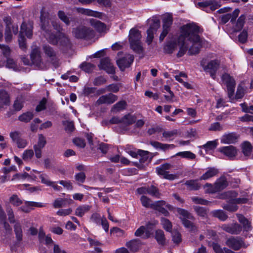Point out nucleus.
I'll return each instance as SVG.
<instances>
[{
  "label": "nucleus",
  "mask_w": 253,
  "mask_h": 253,
  "mask_svg": "<svg viewBox=\"0 0 253 253\" xmlns=\"http://www.w3.org/2000/svg\"><path fill=\"white\" fill-rule=\"evenodd\" d=\"M200 27L194 23L187 24L181 28L180 34L177 39L168 41L164 46L165 53H172L180 45L177 54L178 57L182 56L188 49L190 55L199 52L202 46L203 41L199 35Z\"/></svg>",
  "instance_id": "1"
},
{
  "label": "nucleus",
  "mask_w": 253,
  "mask_h": 253,
  "mask_svg": "<svg viewBox=\"0 0 253 253\" xmlns=\"http://www.w3.org/2000/svg\"><path fill=\"white\" fill-rule=\"evenodd\" d=\"M41 26L44 32L43 35L50 43L56 45L58 43L56 35L51 32V27L49 20V13L42 8L41 11Z\"/></svg>",
  "instance_id": "2"
},
{
  "label": "nucleus",
  "mask_w": 253,
  "mask_h": 253,
  "mask_svg": "<svg viewBox=\"0 0 253 253\" xmlns=\"http://www.w3.org/2000/svg\"><path fill=\"white\" fill-rule=\"evenodd\" d=\"M141 32L134 28L131 29L129 31V42L131 48L133 51L141 53L143 52V48L141 45Z\"/></svg>",
  "instance_id": "3"
},
{
  "label": "nucleus",
  "mask_w": 253,
  "mask_h": 253,
  "mask_svg": "<svg viewBox=\"0 0 253 253\" xmlns=\"http://www.w3.org/2000/svg\"><path fill=\"white\" fill-rule=\"evenodd\" d=\"M9 221L11 223H15L14 225V231L16 238L19 242L22 240L23 234L22 227L19 221H16L13 211L11 207H7L6 209Z\"/></svg>",
  "instance_id": "4"
},
{
  "label": "nucleus",
  "mask_w": 253,
  "mask_h": 253,
  "mask_svg": "<svg viewBox=\"0 0 253 253\" xmlns=\"http://www.w3.org/2000/svg\"><path fill=\"white\" fill-rule=\"evenodd\" d=\"M222 84L226 85L227 90V94L230 101L234 99V95L236 82L234 78L228 74H224L221 77Z\"/></svg>",
  "instance_id": "5"
},
{
  "label": "nucleus",
  "mask_w": 253,
  "mask_h": 253,
  "mask_svg": "<svg viewBox=\"0 0 253 253\" xmlns=\"http://www.w3.org/2000/svg\"><path fill=\"white\" fill-rule=\"evenodd\" d=\"M225 245L234 251H238L241 248H246L247 246L243 239L239 236H231L227 238Z\"/></svg>",
  "instance_id": "6"
},
{
  "label": "nucleus",
  "mask_w": 253,
  "mask_h": 253,
  "mask_svg": "<svg viewBox=\"0 0 253 253\" xmlns=\"http://www.w3.org/2000/svg\"><path fill=\"white\" fill-rule=\"evenodd\" d=\"M72 32L76 38L79 39L89 38L93 35L92 30L84 26H79L73 28Z\"/></svg>",
  "instance_id": "7"
},
{
  "label": "nucleus",
  "mask_w": 253,
  "mask_h": 253,
  "mask_svg": "<svg viewBox=\"0 0 253 253\" xmlns=\"http://www.w3.org/2000/svg\"><path fill=\"white\" fill-rule=\"evenodd\" d=\"M151 21L150 28L147 30V37L146 42L148 44H150L154 38V34L157 31L160 26V20L156 17H154L150 20Z\"/></svg>",
  "instance_id": "8"
},
{
  "label": "nucleus",
  "mask_w": 253,
  "mask_h": 253,
  "mask_svg": "<svg viewBox=\"0 0 253 253\" xmlns=\"http://www.w3.org/2000/svg\"><path fill=\"white\" fill-rule=\"evenodd\" d=\"M228 185L227 181L225 177H221L217 180L214 186L211 184L207 183L205 186L210 187V192L215 193L225 189Z\"/></svg>",
  "instance_id": "9"
},
{
  "label": "nucleus",
  "mask_w": 253,
  "mask_h": 253,
  "mask_svg": "<svg viewBox=\"0 0 253 253\" xmlns=\"http://www.w3.org/2000/svg\"><path fill=\"white\" fill-rule=\"evenodd\" d=\"M31 60L32 63L39 69H43L44 66L42 62L41 51L39 47L34 48L30 55Z\"/></svg>",
  "instance_id": "10"
},
{
  "label": "nucleus",
  "mask_w": 253,
  "mask_h": 253,
  "mask_svg": "<svg viewBox=\"0 0 253 253\" xmlns=\"http://www.w3.org/2000/svg\"><path fill=\"white\" fill-rule=\"evenodd\" d=\"M171 168V165L168 163H165L161 165L159 167L156 168V171L158 174L162 175L165 179L169 180H173L177 178L175 174H169L167 170H169Z\"/></svg>",
  "instance_id": "11"
},
{
  "label": "nucleus",
  "mask_w": 253,
  "mask_h": 253,
  "mask_svg": "<svg viewBox=\"0 0 253 253\" xmlns=\"http://www.w3.org/2000/svg\"><path fill=\"white\" fill-rule=\"evenodd\" d=\"M133 60V55L126 54L124 57L118 59L117 64L121 71H124L126 68L130 67Z\"/></svg>",
  "instance_id": "12"
},
{
  "label": "nucleus",
  "mask_w": 253,
  "mask_h": 253,
  "mask_svg": "<svg viewBox=\"0 0 253 253\" xmlns=\"http://www.w3.org/2000/svg\"><path fill=\"white\" fill-rule=\"evenodd\" d=\"M219 61L217 60H211L205 66L203 63H201L205 71L209 72L213 79L215 78V74L219 68Z\"/></svg>",
  "instance_id": "13"
},
{
  "label": "nucleus",
  "mask_w": 253,
  "mask_h": 253,
  "mask_svg": "<svg viewBox=\"0 0 253 253\" xmlns=\"http://www.w3.org/2000/svg\"><path fill=\"white\" fill-rule=\"evenodd\" d=\"M221 228L225 232L232 235H239L242 230V226L237 223L224 224L221 226Z\"/></svg>",
  "instance_id": "14"
},
{
  "label": "nucleus",
  "mask_w": 253,
  "mask_h": 253,
  "mask_svg": "<svg viewBox=\"0 0 253 253\" xmlns=\"http://www.w3.org/2000/svg\"><path fill=\"white\" fill-rule=\"evenodd\" d=\"M99 68L105 70L108 74H114L115 73V68L108 58H104L101 60Z\"/></svg>",
  "instance_id": "15"
},
{
  "label": "nucleus",
  "mask_w": 253,
  "mask_h": 253,
  "mask_svg": "<svg viewBox=\"0 0 253 253\" xmlns=\"http://www.w3.org/2000/svg\"><path fill=\"white\" fill-rule=\"evenodd\" d=\"M118 99V96L111 93L100 96L96 101L98 105L102 104H111Z\"/></svg>",
  "instance_id": "16"
},
{
  "label": "nucleus",
  "mask_w": 253,
  "mask_h": 253,
  "mask_svg": "<svg viewBox=\"0 0 253 253\" xmlns=\"http://www.w3.org/2000/svg\"><path fill=\"white\" fill-rule=\"evenodd\" d=\"M218 151L230 159L235 157L237 153L236 148L232 145L221 147L218 149Z\"/></svg>",
  "instance_id": "17"
},
{
  "label": "nucleus",
  "mask_w": 253,
  "mask_h": 253,
  "mask_svg": "<svg viewBox=\"0 0 253 253\" xmlns=\"http://www.w3.org/2000/svg\"><path fill=\"white\" fill-rule=\"evenodd\" d=\"M24 34L28 38L31 39L33 35V25L31 23H26L23 22L21 26L20 34L23 35Z\"/></svg>",
  "instance_id": "18"
},
{
  "label": "nucleus",
  "mask_w": 253,
  "mask_h": 253,
  "mask_svg": "<svg viewBox=\"0 0 253 253\" xmlns=\"http://www.w3.org/2000/svg\"><path fill=\"white\" fill-rule=\"evenodd\" d=\"M166 205V202L164 201H158L153 203L152 209L157 210L161 212L165 216H168L169 215V212L165 208L163 207V206Z\"/></svg>",
  "instance_id": "19"
},
{
  "label": "nucleus",
  "mask_w": 253,
  "mask_h": 253,
  "mask_svg": "<svg viewBox=\"0 0 253 253\" xmlns=\"http://www.w3.org/2000/svg\"><path fill=\"white\" fill-rule=\"evenodd\" d=\"M236 216L239 222L242 225V228L246 232H248L252 229L251 222L241 214H236Z\"/></svg>",
  "instance_id": "20"
},
{
  "label": "nucleus",
  "mask_w": 253,
  "mask_h": 253,
  "mask_svg": "<svg viewBox=\"0 0 253 253\" xmlns=\"http://www.w3.org/2000/svg\"><path fill=\"white\" fill-rule=\"evenodd\" d=\"M238 137L234 132L224 134L221 139V143L223 144H232L236 142Z\"/></svg>",
  "instance_id": "21"
},
{
  "label": "nucleus",
  "mask_w": 253,
  "mask_h": 253,
  "mask_svg": "<svg viewBox=\"0 0 253 253\" xmlns=\"http://www.w3.org/2000/svg\"><path fill=\"white\" fill-rule=\"evenodd\" d=\"M150 144L156 149H161L164 151H166L169 149H173L175 147L174 144H168L160 143L158 141H150Z\"/></svg>",
  "instance_id": "22"
},
{
  "label": "nucleus",
  "mask_w": 253,
  "mask_h": 253,
  "mask_svg": "<svg viewBox=\"0 0 253 253\" xmlns=\"http://www.w3.org/2000/svg\"><path fill=\"white\" fill-rule=\"evenodd\" d=\"M91 209V206L87 205H81L77 208L75 214L76 215L82 217L86 213L88 212Z\"/></svg>",
  "instance_id": "23"
},
{
  "label": "nucleus",
  "mask_w": 253,
  "mask_h": 253,
  "mask_svg": "<svg viewBox=\"0 0 253 253\" xmlns=\"http://www.w3.org/2000/svg\"><path fill=\"white\" fill-rule=\"evenodd\" d=\"M155 239L156 240L158 244L164 246L166 244V239L165 238L164 232L162 230H157L155 232Z\"/></svg>",
  "instance_id": "24"
},
{
  "label": "nucleus",
  "mask_w": 253,
  "mask_h": 253,
  "mask_svg": "<svg viewBox=\"0 0 253 253\" xmlns=\"http://www.w3.org/2000/svg\"><path fill=\"white\" fill-rule=\"evenodd\" d=\"M9 102V96L7 92L4 90H0V108L8 105Z\"/></svg>",
  "instance_id": "25"
},
{
  "label": "nucleus",
  "mask_w": 253,
  "mask_h": 253,
  "mask_svg": "<svg viewBox=\"0 0 253 253\" xmlns=\"http://www.w3.org/2000/svg\"><path fill=\"white\" fill-rule=\"evenodd\" d=\"M88 241L89 243L90 248L93 250L90 251L92 253H102V250L100 247L101 244L98 241L92 239H88Z\"/></svg>",
  "instance_id": "26"
},
{
  "label": "nucleus",
  "mask_w": 253,
  "mask_h": 253,
  "mask_svg": "<svg viewBox=\"0 0 253 253\" xmlns=\"http://www.w3.org/2000/svg\"><path fill=\"white\" fill-rule=\"evenodd\" d=\"M218 172V170L214 168H209L207 171L200 177L199 179L207 180L216 175Z\"/></svg>",
  "instance_id": "27"
},
{
  "label": "nucleus",
  "mask_w": 253,
  "mask_h": 253,
  "mask_svg": "<svg viewBox=\"0 0 253 253\" xmlns=\"http://www.w3.org/2000/svg\"><path fill=\"white\" fill-rule=\"evenodd\" d=\"M126 246L131 252H136L139 250L140 243L139 241L137 240H132L127 242Z\"/></svg>",
  "instance_id": "28"
},
{
  "label": "nucleus",
  "mask_w": 253,
  "mask_h": 253,
  "mask_svg": "<svg viewBox=\"0 0 253 253\" xmlns=\"http://www.w3.org/2000/svg\"><path fill=\"white\" fill-rule=\"evenodd\" d=\"M223 209L230 212H234L237 211L238 207L236 205L233 199L230 200L226 204L222 205Z\"/></svg>",
  "instance_id": "29"
},
{
  "label": "nucleus",
  "mask_w": 253,
  "mask_h": 253,
  "mask_svg": "<svg viewBox=\"0 0 253 253\" xmlns=\"http://www.w3.org/2000/svg\"><path fill=\"white\" fill-rule=\"evenodd\" d=\"M172 21L173 19L171 14L168 13L164 15L163 17V28L170 29Z\"/></svg>",
  "instance_id": "30"
},
{
  "label": "nucleus",
  "mask_w": 253,
  "mask_h": 253,
  "mask_svg": "<svg viewBox=\"0 0 253 253\" xmlns=\"http://www.w3.org/2000/svg\"><path fill=\"white\" fill-rule=\"evenodd\" d=\"M185 184L190 190H197L201 187L198 180H187L185 182Z\"/></svg>",
  "instance_id": "31"
},
{
  "label": "nucleus",
  "mask_w": 253,
  "mask_h": 253,
  "mask_svg": "<svg viewBox=\"0 0 253 253\" xmlns=\"http://www.w3.org/2000/svg\"><path fill=\"white\" fill-rule=\"evenodd\" d=\"M213 217L218 218L221 221H225L228 218V215L222 210H214L211 212Z\"/></svg>",
  "instance_id": "32"
},
{
  "label": "nucleus",
  "mask_w": 253,
  "mask_h": 253,
  "mask_svg": "<svg viewBox=\"0 0 253 253\" xmlns=\"http://www.w3.org/2000/svg\"><path fill=\"white\" fill-rule=\"evenodd\" d=\"M56 37L58 39V42H59L62 46H66L70 44V40L65 34L60 33L58 36H56Z\"/></svg>",
  "instance_id": "33"
},
{
  "label": "nucleus",
  "mask_w": 253,
  "mask_h": 253,
  "mask_svg": "<svg viewBox=\"0 0 253 253\" xmlns=\"http://www.w3.org/2000/svg\"><path fill=\"white\" fill-rule=\"evenodd\" d=\"M43 51L45 55L53 59L56 56V52L52 47L49 45H44L42 47Z\"/></svg>",
  "instance_id": "34"
},
{
  "label": "nucleus",
  "mask_w": 253,
  "mask_h": 253,
  "mask_svg": "<svg viewBox=\"0 0 253 253\" xmlns=\"http://www.w3.org/2000/svg\"><path fill=\"white\" fill-rule=\"evenodd\" d=\"M212 246L215 253H235L233 251L225 247L222 249L220 245L217 243H212Z\"/></svg>",
  "instance_id": "35"
},
{
  "label": "nucleus",
  "mask_w": 253,
  "mask_h": 253,
  "mask_svg": "<svg viewBox=\"0 0 253 253\" xmlns=\"http://www.w3.org/2000/svg\"><path fill=\"white\" fill-rule=\"evenodd\" d=\"M126 106V102L125 101H120L113 105L111 109V111L114 113H116L125 109Z\"/></svg>",
  "instance_id": "36"
},
{
  "label": "nucleus",
  "mask_w": 253,
  "mask_h": 253,
  "mask_svg": "<svg viewBox=\"0 0 253 253\" xmlns=\"http://www.w3.org/2000/svg\"><path fill=\"white\" fill-rule=\"evenodd\" d=\"M90 22L91 25L99 32H103L106 28L105 24L99 20L92 19Z\"/></svg>",
  "instance_id": "37"
},
{
  "label": "nucleus",
  "mask_w": 253,
  "mask_h": 253,
  "mask_svg": "<svg viewBox=\"0 0 253 253\" xmlns=\"http://www.w3.org/2000/svg\"><path fill=\"white\" fill-rule=\"evenodd\" d=\"M34 117V114L33 112H27L22 114L18 117V120L22 122L28 123Z\"/></svg>",
  "instance_id": "38"
},
{
  "label": "nucleus",
  "mask_w": 253,
  "mask_h": 253,
  "mask_svg": "<svg viewBox=\"0 0 253 253\" xmlns=\"http://www.w3.org/2000/svg\"><path fill=\"white\" fill-rule=\"evenodd\" d=\"M135 122V118L130 114H127L122 118V123L128 126L133 124Z\"/></svg>",
  "instance_id": "39"
},
{
  "label": "nucleus",
  "mask_w": 253,
  "mask_h": 253,
  "mask_svg": "<svg viewBox=\"0 0 253 253\" xmlns=\"http://www.w3.org/2000/svg\"><path fill=\"white\" fill-rule=\"evenodd\" d=\"M176 211L178 213H179L180 215H181L182 218H188L190 220H194V217L193 216L189 213L187 211L181 209V208H176Z\"/></svg>",
  "instance_id": "40"
},
{
  "label": "nucleus",
  "mask_w": 253,
  "mask_h": 253,
  "mask_svg": "<svg viewBox=\"0 0 253 253\" xmlns=\"http://www.w3.org/2000/svg\"><path fill=\"white\" fill-rule=\"evenodd\" d=\"M178 133L177 129H173L169 131H164L163 132V136L166 139H172L175 137Z\"/></svg>",
  "instance_id": "41"
},
{
  "label": "nucleus",
  "mask_w": 253,
  "mask_h": 253,
  "mask_svg": "<svg viewBox=\"0 0 253 253\" xmlns=\"http://www.w3.org/2000/svg\"><path fill=\"white\" fill-rule=\"evenodd\" d=\"M148 194L149 195L155 197L156 198H160V193L159 191V189L154 185L147 187Z\"/></svg>",
  "instance_id": "42"
},
{
  "label": "nucleus",
  "mask_w": 253,
  "mask_h": 253,
  "mask_svg": "<svg viewBox=\"0 0 253 253\" xmlns=\"http://www.w3.org/2000/svg\"><path fill=\"white\" fill-rule=\"evenodd\" d=\"M246 17L244 15H241L238 19L237 20L235 27V30L236 31H239L241 30L244 25L245 22Z\"/></svg>",
  "instance_id": "43"
},
{
  "label": "nucleus",
  "mask_w": 253,
  "mask_h": 253,
  "mask_svg": "<svg viewBox=\"0 0 253 253\" xmlns=\"http://www.w3.org/2000/svg\"><path fill=\"white\" fill-rule=\"evenodd\" d=\"M161 224L163 228L168 232H171L172 229L171 222L168 219L162 217L161 219Z\"/></svg>",
  "instance_id": "44"
},
{
  "label": "nucleus",
  "mask_w": 253,
  "mask_h": 253,
  "mask_svg": "<svg viewBox=\"0 0 253 253\" xmlns=\"http://www.w3.org/2000/svg\"><path fill=\"white\" fill-rule=\"evenodd\" d=\"M80 67L85 72L90 73L94 69L95 66L90 63L84 62L80 65Z\"/></svg>",
  "instance_id": "45"
},
{
  "label": "nucleus",
  "mask_w": 253,
  "mask_h": 253,
  "mask_svg": "<svg viewBox=\"0 0 253 253\" xmlns=\"http://www.w3.org/2000/svg\"><path fill=\"white\" fill-rule=\"evenodd\" d=\"M67 202V199L57 198L54 200L53 206L55 208H61L65 206Z\"/></svg>",
  "instance_id": "46"
},
{
  "label": "nucleus",
  "mask_w": 253,
  "mask_h": 253,
  "mask_svg": "<svg viewBox=\"0 0 253 253\" xmlns=\"http://www.w3.org/2000/svg\"><path fill=\"white\" fill-rule=\"evenodd\" d=\"M194 210L199 216L203 217H207L208 212L205 208L199 206H195L194 207Z\"/></svg>",
  "instance_id": "47"
},
{
  "label": "nucleus",
  "mask_w": 253,
  "mask_h": 253,
  "mask_svg": "<svg viewBox=\"0 0 253 253\" xmlns=\"http://www.w3.org/2000/svg\"><path fill=\"white\" fill-rule=\"evenodd\" d=\"M138 156L140 157L139 158V162L140 163H144L146 162L148 159L149 152L148 151L138 150Z\"/></svg>",
  "instance_id": "48"
},
{
  "label": "nucleus",
  "mask_w": 253,
  "mask_h": 253,
  "mask_svg": "<svg viewBox=\"0 0 253 253\" xmlns=\"http://www.w3.org/2000/svg\"><path fill=\"white\" fill-rule=\"evenodd\" d=\"M121 84H112L106 86L107 91L117 93L119 91Z\"/></svg>",
  "instance_id": "49"
},
{
  "label": "nucleus",
  "mask_w": 253,
  "mask_h": 253,
  "mask_svg": "<svg viewBox=\"0 0 253 253\" xmlns=\"http://www.w3.org/2000/svg\"><path fill=\"white\" fill-rule=\"evenodd\" d=\"M176 156H181L182 158H187L189 159H194L196 155L190 151H184L178 152L176 154Z\"/></svg>",
  "instance_id": "50"
},
{
  "label": "nucleus",
  "mask_w": 253,
  "mask_h": 253,
  "mask_svg": "<svg viewBox=\"0 0 253 253\" xmlns=\"http://www.w3.org/2000/svg\"><path fill=\"white\" fill-rule=\"evenodd\" d=\"M140 201L142 205L145 208L152 209L153 203H151V200L148 197L145 196H142L140 198Z\"/></svg>",
  "instance_id": "51"
},
{
  "label": "nucleus",
  "mask_w": 253,
  "mask_h": 253,
  "mask_svg": "<svg viewBox=\"0 0 253 253\" xmlns=\"http://www.w3.org/2000/svg\"><path fill=\"white\" fill-rule=\"evenodd\" d=\"M242 149L243 154L245 156H249L252 152V146L250 143L245 142L243 144Z\"/></svg>",
  "instance_id": "52"
},
{
  "label": "nucleus",
  "mask_w": 253,
  "mask_h": 253,
  "mask_svg": "<svg viewBox=\"0 0 253 253\" xmlns=\"http://www.w3.org/2000/svg\"><path fill=\"white\" fill-rule=\"evenodd\" d=\"M46 143V141L44 136L42 134H39L38 142L37 144H36L34 147H37L40 148V149H42Z\"/></svg>",
  "instance_id": "53"
},
{
  "label": "nucleus",
  "mask_w": 253,
  "mask_h": 253,
  "mask_svg": "<svg viewBox=\"0 0 253 253\" xmlns=\"http://www.w3.org/2000/svg\"><path fill=\"white\" fill-rule=\"evenodd\" d=\"M58 16L59 18L64 22L66 25H69L70 24V21L69 18L67 17L65 13L62 10H59L58 12Z\"/></svg>",
  "instance_id": "54"
},
{
  "label": "nucleus",
  "mask_w": 253,
  "mask_h": 253,
  "mask_svg": "<svg viewBox=\"0 0 253 253\" xmlns=\"http://www.w3.org/2000/svg\"><path fill=\"white\" fill-rule=\"evenodd\" d=\"M9 202L14 206H19L22 204V201L18 198L17 195H12L9 198Z\"/></svg>",
  "instance_id": "55"
},
{
  "label": "nucleus",
  "mask_w": 253,
  "mask_h": 253,
  "mask_svg": "<svg viewBox=\"0 0 253 253\" xmlns=\"http://www.w3.org/2000/svg\"><path fill=\"white\" fill-rule=\"evenodd\" d=\"M86 175L84 172H80L75 175V179L79 184L83 183L85 180Z\"/></svg>",
  "instance_id": "56"
},
{
  "label": "nucleus",
  "mask_w": 253,
  "mask_h": 253,
  "mask_svg": "<svg viewBox=\"0 0 253 253\" xmlns=\"http://www.w3.org/2000/svg\"><path fill=\"white\" fill-rule=\"evenodd\" d=\"M217 146V143L216 141H208L206 144L202 146V147L206 150V151H210L214 149Z\"/></svg>",
  "instance_id": "57"
},
{
  "label": "nucleus",
  "mask_w": 253,
  "mask_h": 253,
  "mask_svg": "<svg viewBox=\"0 0 253 253\" xmlns=\"http://www.w3.org/2000/svg\"><path fill=\"white\" fill-rule=\"evenodd\" d=\"M90 220L91 221L96 223L97 225H100L102 217L99 213L95 212L91 215Z\"/></svg>",
  "instance_id": "58"
},
{
  "label": "nucleus",
  "mask_w": 253,
  "mask_h": 253,
  "mask_svg": "<svg viewBox=\"0 0 253 253\" xmlns=\"http://www.w3.org/2000/svg\"><path fill=\"white\" fill-rule=\"evenodd\" d=\"M125 151L133 158H137L139 154L138 150L136 151L135 149L130 148V146H126L125 148Z\"/></svg>",
  "instance_id": "59"
},
{
  "label": "nucleus",
  "mask_w": 253,
  "mask_h": 253,
  "mask_svg": "<svg viewBox=\"0 0 253 253\" xmlns=\"http://www.w3.org/2000/svg\"><path fill=\"white\" fill-rule=\"evenodd\" d=\"M107 82L106 79L102 76H99L95 78L93 82L94 85L100 86L105 84Z\"/></svg>",
  "instance_id": "60"
},
{
  "label": "nucleus",
  "mask_w": 253,
  "mask_h": 253,
  "mask_svg": "<svg viewBox=\"0 0 253 253\" xmlns=\"http://www.w3.org/2000/svg\"><path fill=\"white\" fill-rule=\"evenodd\" d=\"M180 219L181 220L182 224L186 228H189L191 230L194 229V226L193 225V223L191 221L189 220L188 218L180 217Z\"/></svg>",
  "instance_id": "61"
},
{
  "label": "nucleus",
  "mask_w": 253,
  "mask_h": 253,
  "mask_svg": "<svg viewBox=\"0 0 253 253\" xmlns=\"http://www.w3.org/2000/svg\"><path fill=\"white\" fill-rule=\"evenodd\" d=\"M47 102V100L45 98H43L42 100L39 102L36 108L37 112H40L45 109V105Z\"/></svg>",
  "instance_id": "62"
},
{
  "label": "nucleus",
  "mask_w": 253,
  "mask_h": 253,
  "mask_svg": "<svg viewBox=\"0 0 253 253\" xmlns=\"http://www.w3.org/2000/svg\"><path fill=\"white\" fill-rule=\"evenodd\" d=\"M34 155V152L32 150H25L22 155V158L24 161L31 159Z\"/></svg>",
  "instance_id": "63"
},
{
  "label": "nucleus",
  "mask_w": 253,
  "mask_h": 253,
  "mask_svg": "<svg viewBox=\"0 0 253 253\" xmlns=\"http://www.w3.org/2000/svg\"><path fill=\"white\" fill-rule=\"evenodd\" d=\"M96 90V88L95 87L85 86L84 88L83 92L85 96H89L95 94Z\"/></svg>",
  "instance_id": "64"
}]
</instances>
